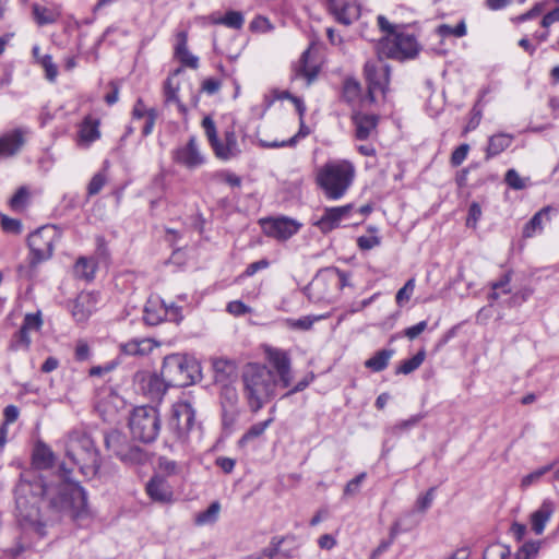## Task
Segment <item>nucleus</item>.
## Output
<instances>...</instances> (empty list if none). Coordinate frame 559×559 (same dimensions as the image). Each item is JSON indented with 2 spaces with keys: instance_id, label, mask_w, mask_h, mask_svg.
<instances>
[{
  "instance_id": "obj_29",
  "label": "nucleus",
  "mask_w": 559,
  "mask_h": 559,
  "mask_svg": "<svg viewBox=\"0 0 559 559\" xmlns=\"http://www.w3.org/2000/svg\"><path fill=\"white\" fill-rule=\"evenodd\" d=\"M169 385L166 383L164 377L157 374H151L145 380L144 391L153 400H160L167 391Z\"/></svg>"
},
{
  "instance_id": "obj_25",
  "label": "nucleus",
  "mask_w": 559,
  "mask_h": 559,
  "mask_svg": "<svg viewBox=\"0 0 559 559\" xmlns=\"http://www.w3.org/2000/svg\"><path fill=\"white\" fill-rule=\"evenodd\" d=\"M55 463L52 450L44 442L38 441L33 451V465L37 469H48Z\"/></svg>"
},
{
  "instance_id": "obj_44",
  "label": "nucleus",
  "mask_w": 559,
  "mask_h": 559,
  "mask_svg": "<svg viewBox=\"0 0 559 559\" xmlns=\"http://www.w3.org/2000/svg\"><path fill=\"white\" fill-rule=\"evenodd\" d=\"M551 465H546L525 475L521 480V487L525 489L532 486L533 484H536L545 474H547L551 469Z\"/></svg>"
},
{
  "instance_id": "obj_14",
  "label": "nucleus",
  "mask_w": 559,
  "mask_h": 559,
  "mask_svg": "<svg viewBox=\"0 0 559 559\" xmlns=\"http://www.w3.org/2000/svg\"><path fill=\"white\" fill-rule=\"evenodd\" d=\"M353 209V204L335 207H325L323 215L320 218L316 219L312 224L313 226L318 227V229L321 233L328 234L333 229L340 227L341 222L343 219L349 218Z\"/></svg>"
},
{
  "instance_id": "obj_55",
  "label": "nucleus",
  "mask_w": 559,
  "mask_h": 559,
  "mask_svg": "<svg viewBox=\"0 0 559 559\" xmlns=\"http://www.w3.org/2000/svg\"><path fill=\"white\" fill-rule=\"evenodd\" d=\"M480 216H481L480 205L476 202H473L468 210V216L466 218V226L475 228Z\"/></svg>"
},
{
  "instance_id": "obj_41",
  "label": "nucleus",
  "mask_w": 559,
  "mask_h": 559,
  "mask_svg": "<svg viewBox=\"0 0 559 559\" xmlns=\"http://www.w3.org/2000/svg\"><path fill=\"white\" fill-rule=\"evenodd\" d=\"M33 14L38 25L52 24L56 22V15L47 8L37 3L33 4Z\"/></svg>"
},
{
  "instance_id": "obj_46",
  "label": "nucleus",
  "mask_w": 559,
  "mask_h": 559,
  "mask_svg": "<svg viewBox=\"0 0 559 559\" xmlns=\"http://www.w3.org/2000/svg\"><path fill=\"white\" fill-rule=\"evenodd\" d=\"M415 289V280L409 278L402 288L399 289L395 296L396 304L403 306L408 302Z\"/></svg>"
},
{
  "instance_id": "obj_7",
  "label": "nucleus",
  "mask_w": 559,
  "mask_h": 559,
  "mask_svg": "<svg viewBox=\"0 0 559 559\" xmlns=\"http://www.w3.org/2000/svg\"><path fill=\"white\" fill-rule=\"evenodd\" d=\"M419 51V45L415 36L406 33H396L393 36H384L378 44L379 56L404 61L413 59Z\"/></svg>"
},
{
  "instance_id": "obj_52",
  "label": "nucleus",
  "mask_w": 559,
  "mask_h": 559,
  "mask_svg": "<svg viewBox=\"0 0 559 559\" xmlns=\"http://www.w3.org/2000/svg\"><path fill=\"white\" fill-rule=\"evenodd\" d=\"M283 542L284 538H272L270 546L263 549L257 559H274V557L280 552V547Z\"/></svg>"
},
{
  "instance_id": "obj_43",
  "label": "nucleus",
  "mask_w": 559,
  "mask_h": 559,
  "mask_svg": "<svg viewBox=\"0 0 559 559\" xmlns=\"http://www.w3.org/2000/svg\"><path fill=\"white\" fill-rule=\"evenodd\" d=\"M218 22L227 27L239 29L242 27L245 20L240 12L228 11Z\"/></svg>"
},
{
  "instance_id": "obj_34",
  "label": "nucleus",
  "mask_w": 559,
  "mask_h": 559,
  "mask_svg": "<svg viewBox=\"0 0 559 559\" xmlns=\"http://www.w3.org/2000/svg\"><path fill=\"white\" fill-rule=\"evenodd\" d=\"M393 354V349H381L365 361V367L373 372H380L388 367Z\"/></svg>"
},
{
  "instance_id": "obj_56",
  "label": "nucleus",
  "mask_w": 559,
  "mask_h": 559,
  "mask_svg": "<svg viewBox=\"0 0 559 559\" xmlns=\"http://www.w3.org/2000/svg\"><path fill=\"white\" fill-rule=\"evenodd\" d=\"M433 492L435 488H430L425 495L418 497L416 501V508L419 512H425L430 508L435 497Z\"/></svg>"
},
{
  "instance_id": "obj_49",
  "label": "nucleus",
  "mask_w": 559,
  "mask_h": 559,
  "mask_svg": "<svg viewBox=\"0 0 559 559\" xmlns=\"http://www.w3.org/2000/svg\"><path fill=\"white\" fill-rule=\"evenodd\" d=\"M29 192L25 187H20L10 200L13 210H21L26 204Z\"/></svg>"
},
{
  "instance_id": "obj_20",
  "label": "nucleus",
  "mask_w": 559,
  "mask_h": 559,
  "mask_svg": "<svg viewBox=\"0 0 559 559\" xmlns=\"http://www.w3.org/2000/svg\"><path fill=\"white\" fill-rule=\"evenodd\" d=\"M555 502L549 499H545L542 502L540 507L531 514V527L536 535L543 534L545 526L552 516V514L555 513Z\"/></svg>"
},
{
  "instance_id": "obj_11",
  "label": "nucleus",
  "mask_w": 559,
  "mask_h": 559,
  "mask_svg": "<svg viewBox=\"0 0 559 559\" xmlns=\"http://www.w3.org/2000/svg\"><path fill=\"white\" fill-rule=\"evenodd\" d=\"M364 71L368 83V98L374 102L377 93L385 94L390 81V67L381 59L369 60Z\"/></svg>"
},
{
  "instance_id": "obj_48",
  "label": "nucleus",
  "mask_w": 559,
  "mask_h": 559,
  "mask_svg": "<svg viewBox=\"0 0 559 559\" xmlns=\"http://www.w3.org/2000/svg\"><path fill=\"white\" fill-rule=\"evenodd\" d=\"M321 317H318V318H312V317H302L300 319H287V325L290 328V329H295V330H302V331H308L312 328L313 323L316 320L320 319Z\"/></svg>"
},
{
  "instance_id": "obj_38",
  "label": "nucleus",
  "mask_w": 559,
  "mask_h": 559,
  "mask_svg": "<svg viewBox=\"0 0 559 559\" xmlns=\"http://www.w3.org/2000/svg\"><path fill=\"white\" fill-rule=\"evenodd\" d=\"M426 352L425 349H420L415 356L409 359L404 360L396 369V373L408 374L415 371L420 367L423 361L425 360Z\"/></svg>"
},
{
  "instance_id": "obj_63",
  "label": "nucleus",
  "mask_w": 559,
  "mask_h": 559,
  "mask_svg": "<svg viewBox=\"0 0 559 559\" xmlns=\"http://www.w3.org/2000/svg\"><path fill=\"white\" fill-rule=\"evenodd\" d=\"M269 265H270V262H269L266 259H261V260H259V261H255V262H253V263H250V264L247 266V269H246V271H245L243 275H245V276H252V275H254L258 271H260V270H264V269L269 267Z\"/></svg>"
},
{
  "instance_id": "obj_22",
  "label": "nucleus",
  "mask_w": 559,
  "mask_h": 559,
  "mask_svg": "<svg viewBox=\"0 0 559 559\" xmlns=\"http://www.w3.org/2000/svg\"><path fill=\"white\" fill-rule=\"evenodd\" d=\"M211 362L216 382L224 384L236 377L237 365L234 360L215 357L211 359Z\"/></svg>"
},
{
  "instance_id": "obj_59",
  "label": "nucleus",
  "mask_w": 559,
  "mask_h": 559,
  "mask_svg": "<svg viewBox=\"0 0 559 559\" xmlns=\"http://www.w3.org/2000/svg\"><path fill=\"white\" fill-rule=\"evenodd\" d=\"M468 150H469V146L467 144H461L452 153L451 163L454 166L461 165L463 163V160L466 158Z\"/></svg>"
},
{
  "instance_id": "obj_17",
  "label": "nucleus",
  "mask_w": 559,
  "mask_h": 559,
  "mask_svg": "<svg viewBox=\"0 0 559 559\" xmlns=\"http://www.w3.org/2000/svg\"><path fill=\"white\" fill-rule=\"evenodd\" d=\"M317 185L323 190L326 198L340 199L352 185L353 177H316Z\"/></svg>"
},
{
  "instance_id": "obj_3",
  "label": "nucleus",
  "mask_w": 559,
  "mask_h": 559,
  "mask_svg": "<svg viewBox=\"0 0 559 559\" xmlns=\"http://www.w3.org/2000/svg\"><path fill=\"white\" fill-rule=\"evenodd\" d=\"M67 456L86 477L95 476L102 465L100 454L94 440L85 433L70 435L67 442Z\"/></svg>"
},
{
  "instance_id": "obj_53",
  "label": "nucleus",
  "mask_w": 559,
  "mask_h": 559,
  "mask_svg": "<svg viewBox=\"0 0 559 559\" xmlns=\"http://www.w3.org/2000/svg\"><path fill=\"white\" fill-rule=\"evenodd\" d=\"M367 474L365 472L358 474L356 477H354L352 480H349L345 488H344V495L345 496H354L359 491L361 483L365 480Z\"/></svg>"
},
{
  "instance_id": "obj_30",
  "label": "nucleus",
  "mask_w": 559,
  "mask_h": 559,
  "mask_svg": "<svg viewBox=\"0 0 559 559\" xmlns=\"http://www.w3.org/2000/svg\"><path fill=\"white\" fill-rule=\"evenodd\" d=\"M179 92V83H175L173 78H167V80L164 83V97H165V104H176L178 107V110L186 115L188 111V108L185 104L181 103L178 96Z\"/></svg>"
},
{
  "instance_id": "obj_5",
  "label": "nucleus",
  "mask_w": 559,
  "mask_h": 559,
  "mask_svg": "<svg viewBox=\"0 0 559 559\" xmlns=\"http://www.w3.org/2000/svg\"><path fill=\"white\" fill-rule=\"evenodd\" d=\"M129 428L134 439L151 443L160 431V416L156 407L144 405L135 407L129 418Z\"/></svg>"
},
{
  "instance_id": "obj_40",
  "label": "nucleus",
  "mask_w": 559,
  "mask_h": 559,
  "mask_svg": "<svg viewBox=\"0 0 559 559\" xmlns=\"http://www.w3.org/2000/svg\"><path fill=\"white\" fill-rule=\"evenodd\" d=\"M361 87L359 82L354 79H347L343 85V98L352 104L360 97Z\"/></svg>"
},
{
  "instance_id": "obj_32",
  "label": "nucleus",
  "mask_w": 559,
  "mask_h": 559,
  "mask_svg": "<svg viewBox=\"0 0 559 559\" xmlns=\"http://www.w3.org/2000/svg\"><path fill=\"white\" fill-rule=\"evenodd\" d=\"M238 401L239 397L236 388L224 383L221 390V404L223 407L224 416H226L227 413L235 412Z\"/></svg>"
},
{
  "instance_id": "obj_54",
  "label": "nucleus",
  "mask_w": 559,
  "mask_h": 559,
  "mask_svg": "<svg viewBox=\"0 0 559 559\" xmlns=\"http://www.w3.org/2000/svg\"><path fill=\"white\" fill-rule=\"evenodd\" d=\"M1 227L7 233L20 234L22 230V224L19 219L2 216Z\"/></svg>"
},
{
  "instance_id": "obj_31",
  "label": "nucleus",
  "mask_w": 559,
  "mask_h": 559,
  "mask_svg": "<svg viewBox=\"0 0 559 559\" xmlns=\"http://www.w3.org/2000/svg\"><path fill=\"white\" fill-rule=\"evenodd\" d=\"M309 55V50L304 51L295 68V76L305 78L308 86L316 80L319 71L316 66L308 64Z\"/></svg>"
},
{
  "instance_id": "obj_12",
  "label": "nucleus",
  "mask_w": 559,
  "mask_h": 559,
  "mask_svg": "<svg viewBox=\"0 0 559 559\" xmlns=\"http://www.w3.org/2000/svg\"><path fill=\"white\" fill-rule=\"evenodd\" d=\"M263 233L280 241H285L296 235L301 224L287 216L266 217L260 219Z\"/></svg>"
},
{
  "instance_id": "obj_4",
  "label": "nucleus",
  "mask_w": 559,
  "mask_h": 559,
  "mask_svg": "<svg viewBox=\"0 0 559 559\" xmlns=\"http://www.w3.org/2000/svg\"><path fill=\"white\" fill-rule=\"evenodd\" d=\"M160 374L170 386H188L199 377L198 364L182 354H170L164 358Z\"/></svg>"
},
{
  "instance_id": "obj_35",
  "label": "nucleus",
  "mask_w": 559,
  "mask_h": 559,
  "mask_svg": "<svg viewBox=\"0 0 559 559\" xmlns=\"http://www.w3.org/2000/svg\"><path fill=\"white\" fill-rule=\"evenodd\" d=\"M512 142V136L501 133L492 135L489 139L488 146H487V157H491L495 155H498L502 151H504L507 147L510 146Z\"/></svg>"
},
{
  "instance_id": "obj_37",
  "label": "nucleus",
  "mask_w": 559,
  "mask_h": 559,
  "mask_svg": "<svg viewBox=\"0 0 559 559\" xmlns=\"http://www.w3.org/2000/svg\"><path fill=\"white\" fill-rule=\"evenodd\" d=\"M273 423V418H269L264 421L253 424L247 432L240 438L239 444L243 445L253 439L259 438L264 433L266 428Z\"/></svg>"
},
{
  "instance_id": "obj_50",
  "label": "nucleus",
  "mask_w": 559,
  "mask_h": 559,
  "mask_svg": "<svg viewBox=\"0 0 559 559\" xmlns=\"http://www.w3.org/2000/svg\"><path fill=\"white\" fill-rule=\"evenodd\" d=\"M43 325V320L40 318V313H27L24 318L23 328L26 331H39Z\"/></svg>"
},
{
  "instance_id": "obj_8",
  "label": "nucleus",
  "mask_w": 559,
  "mask_h": 559,
  "mask_svg": "<svg viewBox=\"0 0 559 559\" xmlns=\"http://www.w3.org/2000/svg\"><path fill=\"white\" fill-rule=\"evenodd\" d=\"M202 127L204 129L207 141L217 158L222 160H228L236 157L240 153L237 138L233 129L226 130L224 132L223 140H221L217 136L215 122L211 117L206 116L202 120Z\"/></svg>"
},
{
  "instance_id": "obj_45",
  "label": "nucleus",
  "mask_w": 559,
  "mask_h": 559,
  "mask_svg": "<svg viewBox=\"0 0 559 559\" xmlns=\"http://www.w3.org/2000/svg\"><path fill=\"white\" fill-rule=\"evenodd\" d=\"M438 34L440 36H455V37H463L466 35V25L464 21H461L456 26L452 27L448 24H442L438 27Z\"/></svg>"
},
{
  "instance_id": "obj_15",
  "label": "nucleus",
  "mask_w": 559,
  "mask_h": 559,
  "mask_svg": "<svg viewBox=\"0 0 559 559\" xmlns=\"http://www.w3.org/2000/svg\"><path fill=\"white\" fill-rule=\"evenodd\" d=\"M329 8L337 22L349 25L360 15V5L355 0H329Z\"/></svg>"
},
{
  "instance_id": "obj_60",
  "label": "nucleus",
  "mask_w": 559,
  "mask_h": 559,
  "mask_svg": "<svg viewBox=\"0 0 559 559\" xmlns=\"http://www.w3.org/2000/svg\"><path fill=\"white\" fill-rule=\"evenodd\" d=\"M175 57L178 58L183 66L189 67L191 69H197L199 66V58L193 56L189 50L180 52Z\"/></svg>"
},
{
  "instance_id": "obj_19",
  "label": "nucleus",
  "mask_w": 559,
  "mask_h": 559,
  "mask_svg": "<svg viewBox=\"0 0 559 559\" xmlns=\"http://www.w3.org/2000/svg\"><path fill=\"white\" fill-rule=\"evenodd\" d=\"M25 143V131L14 129L0 136V157H11L17 154Z\"/></svg>"
},
{
  "instance_id": "obj_13",
  "label": "nucleus",
  "mask_w": 559,
  "mask_h": 559,
  "mask_svg": "<svg viewBox=\"0 0 559 559\" xmlns=\"http://www.w3.org/2000/svg\"><path fill=\"white\" fill-rule=\"evenodd\" d=\"M265 357L272 368L281 388L286 389L292 384V361L289 354L286 350L275 347L265 348Z\"/></svg>"
},
{
  "instance_id": "obj_51",
  "label": "nucleus",
  "mask_w": 559,
  "mask_h": 559,
  "mask_svg": "<svg viewBox=\"0 0 559 559\" xmlns=\"http://www.w3.org/2000/svg\"><path fill=\"white\" fill-rule=\"evenodd\" d=\"M28 333H29V331H26L23 328H21L14 336L11 347L13 349H19V348L28 349L31 342H32Z\"/></svg>"
},
{
  "instance_id": "obj_64",
  "label": "nucleus",
  "mask_w": 559,
  "mask_h": 559,
  "mask_svg": "<svg viewBox=\"0 0 559 559\" xmlns=\"http://www.w3.org/2000/svg\"><path fill=\"white\" fill-rule=\"evenodd\" d=\"M227 310H228V312H230L233 314L241 316V314L248 313L250 311V308L248 306H246L243 302L236 300V301H230L227 305Z\"/></svg>"
},
{
  "instance_id": "obj_47",
  "label": "nucleus",
  "mask_w": 559,
  "mask_h": 559,
  "mask_svg": "<svg viewBox=\"0 0 559 559\" xmlns=\"http://www.w3.org/2000/svg\"><path fill=\"white\" fill-rule=\"evenodd\" d=\"M538 550V542H527L516 551L515 559H531L537 555Z\"/></svg>"
},
{
  "instance_id": "obj_6",
  "label": "nucleus",
  "mask_w": 559,
  "mask_h": 559,
  "mask_svg": "<svg viewBox=\"0 0 559 559\" xmlns=\"http://www.w3.org/2000/svg\"><path fill=\"white\" fill-rule=\"evenodd\" d=\"M104 442L106 449L127 465H141L148 459L143 448L132 443L124 433L118 430L107 432Z\"/></svg>"
},
{
  "instance_id": "obj_16",
  "label": "nucleus",
  "mask_w": 559,
  "mask_h": 559,
  "mask_svg": "<svg viewBox=\"0 0 559 559\" xmlns=\"http://www.w3.org/2000/svg\"><path fill=\"white\" fill-rule=\"evenodd\" d=\"M174 159L178 164L186 166L188 169H194L204 163V156L198 147L195 136H191L185 146L175 151Z\"/></svg>"
},
{
  "instance_id": "obj_21",
  "label": "nucleus",
  "mask_w": 559,
  "mask_h": 559,
  "mask_svg": "<svg viewBox=\"0 0 559 559\" xmlns=\"http://www.w3.org/2000/svg\"><path fill=\"white\" fill-rule=\"evenodd\" d=\"M157 343L148 337L132 338L128 342L119 344V349L128 356L143 357L152 353Z\"/></svg>"
},
{
  "instance_id": "obj_2",
  "label": "nucleus",
  "mask_w": 559,
  "mask_h": 559,
  "mask_svg": "<svg viewBox=\"0 0 559 559\" xmlns=\"http://www.w3.org/2000/svg\"><path fill=\"white\" fill-rule=\"evenodd\" d=\"M242 394L253 414L271 402L281 388L275 373L265 365L249 362L241 370Z\"/></svg>"
},
{
  "instance_id": "obj_9",
  "label": "nucleus",
  "mask_w": 559,
  "mask_h": 559,
  "mask_svg": "<svg viewBox=\"0 0 559 559\" xmlns=\"http://www.w3.org/2000/svg\"><path fill=\"white\" fill-rule=\"evenodd\" d=\"M168 429L174 437L185 442L197 425L195 409L188 401H178L173 404L168 419Z\"/></svg>"
},
{
  "instance_id": "obj_1",
  "label": "nucleus",
  "mask_w": 559,
  "mask_h": 559,
  "mask_svg": "<svg viewBox=\"0 0 559 559\" xmlns=\"http://www.w3.org/2000/svg\"><path fill=\"white\" fill-rule=\"evenodd\" d=\"M69 474L70 471L62 464L60 474L51 479L36 475L32 479L21 480L16 498V522L20 535L16 546L5 551L8 556L15 559L47 536L50 520L43 514L39 502L46 501L50 512L68 515L71 519H79L86 514V491L79 483L69 480Z\"/></svg>"
},
{
  "instance_id": "obj_62",
  "label": "nucleus",
  "mask_w": 559,
  "mask_h": 559,
  "mask_svg": "<svg viewBox=\"0 0 559 559\" xmlns=\"http://www.w3.org/2000/svg\"><path fill=\"white\" fill-rule=\"evenodd\" d=\"M107 183L106 177H93L88 183L87 192L88 195H96Z\"/></svg>"
},
{
  "instance_id": "obj_24",
  "label": "nucleus",
  "mask_w": 559,
  "mask_h": 559,
  "mask_svg": "<svg viewBox=\"0 0 559 559\" xmlns=\"http://www.w3.org/2000/svg\"><path fill=\"white\" fill-rule=\"evenodd\" d=\"M146 492L152 500L157 502H169L173 498L169 486L158 477H154L147 483Z\"/></svg>"
},
{
  "instance_id": "obj_57",
  "label": "nucleus",
  "mask_w": 559,
  "mask_h": 559,
  "mask_svg": "<svg viewBox=\"0 0 559 559\" xmlns=\"http://www.w3.org/2000/svg\"><path fill=\"white\" fill-rule=\"evenodd\" d=\"M380 245V238L378 236H360L357 239V246L361 250H370Z\"/></svg>"
},
{
  "instance_id": "obj_61",
  "label": "nucleus",
  "mask_w": 559,
  "mask_h": 559,
  "mask_svg": "<svg viewBox=\"0 0 559 559\" xmlns=\"http://www.w3.org/2000/svg\"><path fill=\"white\" fill-rule=\"evenodd\" d=\"M427 329V321H420L417 324L404 330V336L409 340H415Z\"/></svg>"
},
{
  "instance_id": "obj_39",
  "label": "nucleus",
  "mask_w": 559,
  "mask_h": 559,
  "mask_svg": "<svg viewBox=\"0 0 559 559\" xmlns=\"http://www.w3.org/2000/svg\"><path fill=\"white\" fill-rule=\"evenodd\" d=\"M219 510L221 504L217 501L212 502L206 510L200 512L195 516V524L205 525L216 522Z\"/></svg>"
},
{
  "instance_id": "obj_58",
  "label": "nucleus",
  "mask_w": 559,
  "mask_h": 559,
  "mask_svg": "<svg viewBox=\"0 0 559 559\" xmlns=\"http://www.w3.org/2000/svg\"><path fill=\"white\" fill-rule=\"evenodd\" d=\"M543 9H544V4L543 3H536L527 12H525V13L516 16L515 19H513V22L522 23V22L528 21L531 19H534V17H536L537 15H539L542 13Z\"/></svg>"
},
{
  "instance_id": "obj_23",
  "label": "nucleus",
  "mask_w": 559,
  "mask_h": 559,
  "mask_svg": "<svg viewBox=\"0 0 559 559\" xmlns=\"http://www.w3.org/2000/svg\"><path fill=\"white\" fill-rule=\"evenodd\" d=\"M100 136L99 120L92 116H86L79 127L80 144L90 145Z\"/></svg>"
},
{
  "instance_id": "obj_36",
  "label": "nucleus",
  "mask_w": 559,
  "mask_h": 559,
  "mask_svg": "<svg viewBox=\"0 0 559 559\" xmlns=\"http://www.w3.org/2000/svg\"><path fill=\"white\" fill-rule=\"evenodd\" d=\"M483 559H511V549L501 543L491 544L484 551Z\"/></svg>"
},
{
  "instance_id": "obj_42",
  "label": "nucleus",
  "mask_w": 559,
  "mask_h": 559,
  "mask_svg": "<svg viewBox=\"0 0 559 559\" xmlns=\"http://www.w3.org/2000/svg\"><path fill=\"white\" fill-rule=\"evenodd\" d=\"M38 63L45 71V76L49 82H55L58 76V67L52 61V57L50 55H44L38 58Z\"/></svg>"
},
{
  "instance_id": "obj_28",
  "label": "nucleus",
  "mask_w": 559,
  "mask_h": 559,
  "mask_svg": "<svg viewBox=\"0 0 559 559\" xmlns=\"http://www.w3.org/2000/svg\"><path fill=\"white\" fill-rule=\"evenodd\" d=\"M97 263L93 258L80 257L73 267L74 276L84 281H92L95 277Z\"/></svg>"
},
{
  "instance_id": "obj_27",
  "label": "nucleus",
  "mask_w": 559,
  "mask_h": 559,
  "mask_svg": "<svg viewBox=\"0 0 559 559\" xmlns=\"http://www.w3.org/2000/svg\"><path fill=\"white\" fill-rule=\"evenodd\" d=\"M353 121L356 126V136L359 140L369 138L372 130H374L378 118L374 115H365L357 112L353 116Z\"/></svg>"
},
{
  "instance_id": "obj_18",
  "label": "nucleus",
  "mask_w": 559,
  "mask_h": 559,
  "mask_svg": "<svg viewBox=\"0 0 559 559\" xmlns=\"http://www.w3.org/2000/svg\"><path fill=\"white\" fill-rule=\"evenodd\" d=\"M97 298L94 293H81L72 306V316L78 322H84L95 311Z\"/></svg>"
},
{
  "instance_id": "obj_26",
  "label": "nucleus",
  "mask_w": 559,
  "mask_h": 559,
  "mask_svg": "<svg viewBox=\"0 0 559 559\" xmlns=\"http://www.w3.org/2000/svg\"><path fill=\"white\" fill-rule=\"evenodd\" d=\"M551 207L545 206L540 211H538L524 226L523 228V237L532 238L536 234H539L544 229V224L549 222V212Z\"/></svg>"
},
{
  "instance_id": "obj_33",
  "label": "nucleus",
  "mask_w": 559,
  "mask_h": 559,
  "mask_svg": "<svg viewBox=\"0 0 559 559\" xmlns=\"http://www.w3.org/2000/svg\"><path fill=\"white\" fill-rule=\"evenodd\" d=\"M355 168L354 166L347 162L342 159H332L329 160L323 168L320 170L318 175H354Z\"/></svg>"
},
{
  "instance_id": "obj_10",
  "label": "nucleus",
  "mask_w": 559,
  "mask_h": 559,
  "mask_svg": "<svg viewBox=\"0 0 559 559\" xmlns=\"http://www.w3.org/2000/svg\"><path fill=\"white\" fill-rule=\"evenodd\" d=\"M56 238L57 233L53 226H43L28 236L31 266H36L51 258Z\"/></svg>"
}]
</instances>
